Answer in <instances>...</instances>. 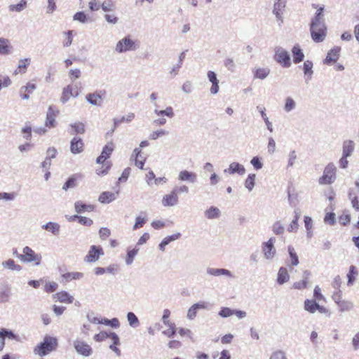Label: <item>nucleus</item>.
I'll list each match as a JSON object with an SVG mask.
<instances>
[{
	"instance_id": "nucleus-2",
	"label": "nucleus",
	"mask_w": 359,
	"mask_h": 359,
	"mask_svg": "<svg viewBox=\"0 0 359 359\" xmlns=\"http://www.w3.org/2000/svg\"><path fill=\"white\" fill-rule=\"evenodd\" d=\"M327 27L325 22L311 21L310 24L311 36L313 41L320 43L324 41L326 36Z\"/></svg>"
},
{
	"instance_id": "nucleus-14",
	"label": "nucleus",
	"mask_w": 359,
	"mask_h": 359,
	"mask_svg": "<svg viewBox=\"0 0 359 359\" xmlns=\"http://www.w3.org/2000/svg\"><path fill=\"white\" fill-rule=\"evenodd\" d=\"M341 51V48L339 46H335L333 48L330 49L325 57L323 60V63L325 65H330L332 62H335L339 57V53Z\"/></svg>"
},
{
	"instance_id": "nucleus-47",
	"label": "nucleus",
	"mask_w": 359,
	"mask_h": 359,
	"mask_svg": "<svg viewBox=\"0 0 359 359\" xmlns=\"http://www.w3.org/2000/svg\"><path fill=\"white\" fill-rule=\"evenodd\" d=\"M185 58V51H183L180 53L179 55V60L178 62H177V65L172 67V69L170 71V74H173L175 76L177 74L178 70L181 68L182 65V61Z\"/></svg>"
},
{
	"instance_id": "nucleus-32",
	"label": "nucleus",
	"mask_w": 359,
	"mask_h": 359,
	"mask_svg": "<svg viewBox=\"0 0 359 359\" xmlns=\"http://www.w3.org/2000/svg\"><path fill=\"white\" fill-rule=\"evenodd\" d=\"M318 307V303L314 299H306L304 301V309L310 313H314Z\"/></svg>"
},
{
	"instance_id": "nucleus-15",
	"label": "nucleus",
	"mask_w": 359,
	"mask_h": 359,
	"mask_svg": "<svg viewBox=\"0 0 359 359\" xmlns=\"http://www.w3.org/2000/svg\"><path fill=\"white\" fill-rule=\"evenodd\" d=\"M208 304L205 302H200L193 304L188 310L187 317L189 320H193L196 318L197 312L200 309H207Z\"/></svg>"
},
{
	"instance_id": "nucleus-34",
	"label": "nucleus",
	"mask_w": 359,
	"mask_h": 359,
	"mask_svg": "<svg viewBox=\"0 0 359 359\" xmlns=\"http://www.w3.org/2000/svg\"><path fill=\"white\" fill-rule=\"evenodd\" d=\"M205 217L208 219H216L220 216V210L219 208L211 206L209 209L206 210L204 212Z\"/></svg>"
},
{
	"instance_id": "nucleus-52",
	"label": "nucleus",
	"mask_w": 359,
	"mask_h": 359,
	"mask_svg": "<svg viewBox=\"0 0 359 359\" xmlns=\"http://www.w3.org/2000/svg\"><path fill=\"white\" fill-rule=\"evenodd\" d=\"M165 325L168 327V329L163 331V334L164 335L167 336L168 337H170V338L173 337L176 334L175 324L173 323H170L169 325Z\"/></svg>"
},
{
	"instance_id": "nucleus-16",
	"label": "nucleus",
	"mask_w": 359,
	"mask_h": 359,
	"mask_svg": "<svg viewBox=\"0 0 359 359\" xmlns=\"http://www.w3.org/2000/svg\"><path fill=\"white\" fill-rule=\"evenodd\" d=\"M207 76L209 81L212 83L210 93L212 95L217 94L219 90V80L217 78V74L213 71H208L207 73Z\"/></svg>"
},
{
	"instance_id": "nucleus-5",
	"label": "nucleus",
	"mask_w": 359,
	"mask_h": 359,
	"mask_svg": "<svg viewBox=\"0 0 359 359\" xmlns=\"http://www.w3.org/2000/svg\"><path fill=\"white\" fill-rule=\"evenodd\" d=\"M274 60L283 67L288 68L291 66L290 55L289 53L280 46H277L274 49Z\"/></svg>"
},
{
	"instance_id": "nucleus-44",
	"label": "nucleus",
	"mask_w": 359,
	"mask_h": 359,
	"mask_svg": "<svg viewBox=\"0 0 359 359\" xmlns=\"http://www.w3.org/2000/svg\"><path fill=\"white\" fill-rule=\"evenodd\" d=\"M135 118V114L134 113H129L126 116H122L120 119L118 118H114V128H116L120 123L122 122H130L133 121V119Z\"/></svg>"
},
{
	"instance_id": "nucleus-57",
	"label": "nucleus",
	"mask_w": 359,
	"mask_h": 359,
	"mask_svg": "<svg viewBox=\"0 0 359 359\" xmlns=\"http://www.w3.org/2000/svg\"><path fill=\"white\" fill-rule=\"evenodd\" d=\"M324 7L321 6L319 8H318L314 18L311 20V21H320V22H325L324 19Z\"/></svg>"
},
{
	"instance_id": "nucleus-63",
	"label": "nucleus",
	"mask_w": 359,
	"mask_h": 359,
	"mask_svg": "<svg viewBox=\"0 0 359 359\" xmlns=\"http://www.w3.org/2000/svg\"><path fill=\"white\" fill-rule=\"evenodd\" d=\"M251 164L256 170H259L262 168L263 164L261 163L259 158L258 156L253 157L250 161Z\"/></svg>"
},
{
	"instance_id": "nucleus-35",
	"label": "nucleus",
	"mask_w": 359,
	"mask_h": 359,
	"mask_svg": "<svg viewBox=\"0 0 359 359\" xmlns=\"http://www.w3.org/2000/svg\"><path fill=\"white\" fill-rule=\"evenodd\" d=\"M288 253L290 257V264H288V266H296L299 264V257L294 250V248L290 245L287 248Z\"/></svg>"
},
{
	"instance_id": "nucleus-39",
	"label": "nucleus",
	"mask_w": 359,
	"mask_h": 359,
	"mask_svg": "<svg viewBox=\"0 0 359 359\" xmlns=\"http://www.w3.org/2000/svg\"><path fill=\"white\" fill-rule=\"evenodd\" d=\"M296 102L291 97H287L285 99L284 104V110L285 112H290L296 108Z\"/></svg>"
},
{
	"instance_id": "nucleus-9",
	"label": "nucleus",
	"mask_w": 359,
	"mask_h": 359,
	"mask_svg": "<svg viewBox=\"0 0 359 359\" xmlns=\"http://www.w3.org/2000/svg\"><path fill=\"white\" fill-rule=\"evenodd\" d=\"M104 255L102 247L91 245L88 255L84 257V262L93 263L97 262L101 255Z\"/></svg>"
},
{
	"instance_id": "nucleus-41",
	"label": "nucleus",
	"mask_w": 359,
	"mask_h": 359,
	"mask_svg": "<svg viewBox=\"0 0 359 359\" xmlns=\"http://www.w3.org/2000/svg\"><path fill=\"white\" fill-rule=\"evenodd\" d=\"M114 149V144L112 142H108L102 149L101 155L109 158Z\"/></svg>"
},
{
	"instance_id": "nucleus-30",
	"label": "nucleus",
	"mask_w": 359,
	"mask_h": 359,
	"mask_svg": "<svg viewBox=\"0 0 359 359\" xmlns=\"http://www.w3.org/2000/svg\"><path fill=\"white\" fill-rule=\"evenodd\" d=\"M74 208H75V211L77 213H81V212H83L86 211L91 212L94 210V205H87V204L82 203L81 201H76L74 203Z\"/></svg>"
},
{
	"instance_id": "nucleus-48",
	"label": "nucleus",
	"mask_w": 359,
	"mask_h": 359,
	"mask_svg": "<svg viewBox=\"0 0 359 359\" xmlns=\"http://www.w3.org/2000/svg\"><path fill=\"white\" fill-rule=\"evenodd\" d=\"M139 249L134 248L133 250H128L127 252V257L126 258V263L127 265H130L133 262L135 257L138 253Z\"/></svg>"
},
{
	"instance_id": "nucleus-64",
	"label": "nucleus",
	"mask_w": 359,
	"mask_h": 359,
	"mask_svg": "<svg viewBox=\"0 0 359 359\" xmlns=\"http://www.w3.org/2000/svg\"><path fill=\"white\" fill-rule=\"evenodd\" d=\"M270 359H286V357L285 353L279 350L273 352Z\"/></svg>"
},
{
	"instance_id": "nucleus-55",
	"label": "nucleus",
	"mask_w": 359,
	"mask_h": 359,
	"mask_svg": "<svg viewBox=\"0 0 359 359\" xmlns=\"http://www.w3.org/2000/svg\"><path fill=\"white\" fill-rule=\"evenodd\" d=\"M74 20L79 21L81 23H86L88 21V18L83 11H79L76 13L73 16Z\"/></svg>"
},
{
	"instance_id": "nucleus-13",
	"label": "nucleus",
	"mask_w": 359,
	"mask_h": 359,
	"mask_svg": "<svg viewBox=\"0 0 359 359\" xmlns=\"http://www.w3.org/2000/svg\"><path fill=\"white\" fill-rule=\"evenodd\" d=\"M178 203V196L174 189L168 194L165 195L162 199V205L164 207L174 206Z\"/></svg>"
},
{
	"instance_id": "nucleus-26",
	"label": "nucleus",
	"mask_w": 359,
	"mask_h": 359,
	"mask_svg": "<svg viewBox=\"0 0 359 359\" xmlns=\"http://www.w3.org/2000/svg\"><path fill=\"white\" fill-rule=\"evenodd\" d=\"M313 62L311 60H306L303 65L304 74L306 77V82L307 83L312 78L313 71Z\"/></svg>"
},
{
	"instance_id": "nucleus-3",
	"label": "nucleus",
	"mask_w": 359,
	"mask_h": 359,
	"mask_svg": "<svg viewBox=\"0 0 359 359\" xmlns=\"http://www.w3.org/2000/svg\"><path fill=\"white\" fill-rule=\"evenodd\" d=\"M140 47L137 41H134L130 36H126L118 41L116 45L115 50L118 53H126L127 51H134Z\"/></svg>"
},
{
	"instance_id": "nucleus-23",
	"label": "nucleus",
	"mask_w": 359,
	"mask_h": 359,
	"mask_svg": "<svg viewBox=\"0 0 359 359\" xmlns=\"http://www.w3.org/2000/svg\"><path fill=\"white\" fill-rule=\"evenodd\" d=\"M355 143L352 140H345L343 142L342 155L344 157H350L354 151Z\"/></svg>"
},
{
	"instance_id": "nucleus-27",
	"label": "nucleus",
	"mask_w": 359,
	"mask_h": 359,
	"mask_svg": "<svg viewBox=\"0 0 359 359\" xmlns=\"http://www.w3.org/2000/svg\"><path fill=\"white\" fill-rule=\"evenodd\" d=\"M12 46L8 39L0 38V55H8L11 53Z\"/></svg>"
},
{
	"instance_id": "nucleus-6",
	"label": "nucleus",
	"mask_w": 359,
	"mask_h": 359,
	"mask_svg": "<svg viewBox=\"0 0 359 359\" xmlns=\"http://www.w3.org/2000/svg\"><path fill=\"white\" fill-rule=\"evenodd\" d=\"M23 255H18L17 257L25 262H35V265L40 264L41 255L36 254L34 251L29 247L26 246L23 248Z\"/></svg>"
},
{
	"instance_id": "nucleus-45",
	"label": "nucleus",
	"mask_w": 359,
	"mask_h": 359,
	"mask_svg": "<svg viewBox=\"0 0 359 359\" xmlns=\"http://www.w3.org/2000/svg\"><path fill=\"white\" fill-rule=\"evenodd\" d=\"M62 277L67 281H69L70 280H78L82 278L83 277V273L81 272H69L63 274Z\"/></svg>"
},
{
	"instance_id": "nucleus-24",
	"label": "nucleus",
	"mask_w": 359,
	"mask_h": 359,
	"mask_svg": "<svg viewBox=\"0 0 359 359\" xmlns=\"http://www.w3.org/2000/svg\"><path fill=\"white\" fill-rule=\"evenodd\" d=\"M118 194V191H117L116 194L113 192L109 191H104L102 192L98 198L99 202L101 203L107 204L112 201H114L116 196V195Z\"/></svg>"
},
{
	"instance_id": "nucleus-62",
	"label": "nucleus",
	"mask_w": 359,
	"mask_h": 359,
	"mask_svg": "<svg viewBox=\"0 0 359 359\" xmlns=\"http://www.w3.org/2000/svg\"><path fill=\"white\" fill-rule=\"evenodd\" d=\"M147 222V219L145 217H142L141 216H137L135 218V223L133 226V229H137L144 226V224Z\"/></svg>"
},
{
	"instance_id": "nucleus-49",
	"label": "nucleus",
	"mask_w": 359,
	"mask_h": 359,
	"mask_svg": "<svg viewBox=\"0 0 359 359\" xmlns=\"http://www.w3.org/2000/svg\"><path fill=\"white\" fill-rule=\"evenodd\" d=\"M26 5H27V1L25 0H21L17 4L10 5L9 10L11 11L20 12L25 8Z\"/></svg>"
},
{
	"instance_id": "nucleus-59",
	"label": "nucleus",
	"mask_w": 359,
	"mask_h": 359,
	"mask_svg": "<svg viewBox=\"0 0 359 359\" xmlns=\"http://www.w3.org/2000/svg\"><path fill=\"white\" fill-rule=\"evenodd\" d=\"M168 132L165 131V130L161 129L156 131L152 132L149 135V139L152 140H156L158 137L168 135Z\"/></svg>"
},
{
	"instance_id": "nucleus-4",
	"label": "nucleus",
	"mask_w": 359,
	"mask_h": 359,
	"mask_svg": "<svg viewBox=\"0 0 359 359\" xmlns=\"http://www.w3.org/2000/svg\"><path fill=\"white\" fill-rule=\"evenodd\" d=\"M337 168L333 163H328L323 171V175L319 178L320 184H331L336 180Z\"/></svg>"
},
{
	"instance_id": "nucleus-8",
	"label": "nucleus",
	"mask_w": 359,
	"mask_h": 359,
	"mask_svg": "<svg viewBox=\"0 0 359 359\" xmlns=\"http://www.w3.org/2000/svg\"><path fill=\"white\" fill-rule=\"evenodd\" d=\"M106 95L104 90H96L94 93H88L86 95V100L90 104L94 106H101Z\"/></svg>"
},
{
	"instance_id": "nucleus-12",
	"label": "nucleus",
	"mask_w": 359,
	"mask_h": 359,
	"mask_svg": "<svg viewBox=\"0 0 359 359\" xmlns=\"http://www.w3.org/2000/svg\"><path fill=\"white\" fill-rule=\"evenodd\" d=\"M285 7V0H276L273 4V13L276 15L277 20L279 22V25L283 22L282 17L283 10Z\"/></svg>"
},
{
	"instance_id": "nucleus-19",
	"label": "nucleus",
	"mask_w": 359,
	"mask_h": 359,
	"mask_svg": "<svg viewBox=\"0 0 359 359\" xmlns=\"http://www.w3.org/2000/svg\"><path fill=\"white\" fill-rule=\"evenodd\" d=\"M79 93H80V91L76 90V91L74 93L73 86L71 85H68L67 87L64 88V89H63L62 95L60 98V101L62 103H65L69 100L70 96L76 97L79 96Z\"/></svg>"
},
{
	"instance_id": "nucleus-61",
	"label": "nucleus",
	"mask_w": 359,
	"mask_h": 359,
	"mask_svg": "<svg viewBox=\"0 0 359 359\" xmlns=\"http://www.w3.org/2000/svg\"><path fill=\"white\" fill-rule=\"evenodd\" d=\"M58 287V284L54 281L48 282L45 285V291L48 293L55 292Z\"/></svg>"
},
{
	"instance_id": "nucleus-20",
	"label": "nucleus",
	"mask_w": 359,
	"mask_h": 359,
	"mask_svg": "<svg viewBox=\"0 0 359 359\" xmlns=\"http://www.w3.org/2000/svg\"><path fill=\"white\" fill-rule=\"evenodd\" d=\"M206 272L208 275L213 276H226L231 278L233 277L232 273L229 270L226 269H216L208 267L206 270Z\"/></svg>"
},
{
	"instance_id": "nucleus-54",
	"label": "nucleus",
	"mask_w": 359,
	"mask_h": 359,
	"mask_svg": "<svg viewBox=\"0 0 359 359\" xmlns=\"http://www.w3.org/2000/svg\"><path fill=\"white\" fill-rule=\"evenodd\" d=\"M224 67L230 72H233L236 70V64L234 60L231 57H226L224 61Z\"/></svg>"
},
{
	"instance_id": "nucleus-53",
	"label": "nucleus",
	"mask_w": 359,
	"mask_h": 359,
	"mask_svg": "<svg viewBox=\"0 0 359 359\" xmlns=\"http://www.w3.org/2000/svg\"><path fill=\"white\" fill-rule=\"evenodd\" d=\"M0 332H2L1 334L3 335L4 339L8 338L10 339H15L16 341L19 340L18 337L12 330L2 328L0 330Z\"/></svg>"
},
{
	"instance_id": "nucleus-38",
	"label": "nucleus",
	"mask_w": 359,
	"mask_h": 359,
	"mask_svg": "<svg viewBox=\"0 0 359 359\" xmlns=\"http://www.w3.org/2000/svg\"><path fill=\"white\" fill-rule=\"evenodd\" d=\"M2 266L5 268H8L13 271H20L22 269V266L19 264H16L13 259H9L7 261L2 262Z\"/></svg>"
},
{
	"instance_id": "nucleus-18",
	"label": "nucleus",
	"mask_w": 359,
	"mask_h": 359,
	"mask_svg": "<svg viewBox=\"0 0 359 359\" xmlns=\"http://www.w3.org/2000/svg\"><path fill=\"white\" fill-rule=\"evenodd\" d=\"M224 172L233 175L238 173V175H243L245 173V169L244 166L237 162H233L229 165V167L224 170Z\"/></svg>"
},
{
	"instance_id": "nucleus-10",
	"label": "nucleus",
	"mask_w": 359,
	"mask_h": 359,
	"mask_svg": "<svg viewBox=\"0 0 359 359\" xmlns=\"http://www.w3.org/2000/svg\"><path fill=\"white\" fill-rule=\"evenodd\" d=\"M74 347L79 354L85 357L90 356L93 353L91 347L83 341L75 340Z\"/></svg>"
},
{
	"instance_id": "nucleus-28",
	"label": "nucleus",
	"mask_w": 359,
	"mask_h": 359,
	"mask_svg": "<svg viewBox=\"0 0 359 359\" xmlns=\"http://www.w3.org/2000/svg\"><path fill=\"white\" fill-rule=\"evenodd\" d=\"M290 276L287 270L285 267H280L278 270L277 283L279 285H283L289 280Z\"/></svg>"
},
{
	"instance_id": "nucleus-21",
	"label": "nucleus",
	"mask_w": 359,
	"mask_h": 359,
	"mask_svg": "<svg viewBox=\"0 0 359 359\" xmlns=\"http://www.w3.org/2000/svg\"><path fill=\"white\" fill-rule=\"evenodd\" d=\"M197 179V175L196 173L188 171V170H182L180 172L178 175V180L180 181H187L191 183L196 182Z\"/></svg>"
},
{
	"instance_id": "nucleus-1",
	"label": "nucleus",
	"mask_w": 359,
	"mask_h": 359,
	"mask_svg": "<svg viewBox=\"0 0 359 359\" xmlns=\"http://www.w3.org/2000/svg\"><path fill=\"white\" fill-rule=\"evenodd\" d=\"M57 346V341L56 338L46 336L43 341L34 348V352L35 354H38L40 356H44L55 350Z\"/></svg>"
},
{
	"instance_id": "nucleus-29",
	"label": "nucleus",
	"mask_w": 359,
	"mask_h": 359,
	"mask_svg": "<svg viewBox=\"0 0 359 359\" xmlns=\"http://www.w3.org/2000/svg\"><path fill=\"white\" fill-rule=\"evenodd\" d=\"M42 228L51 232L55 236H57L60 233V226L56 222H49L43 224Z\"/></svg>"
},
{
	"instance_id": "nucleus-58",
	"label": "nucleus",
	"mask_w": 359,
	"mask_h": 359,
	"mask_svg": "<svg viewBox=\"0 0 359 359\" xmlns=\"http://www.w3.org/2000/svg\"><path fill=\"white\" fill-rule=\"evenodd\" d=\"M338 306L341 312L350 311L353 308V304L348 301H342Z\"/></svg>"
},
{
	"instance_id": "nucleus-42",
	"label": "nucleus",
	"mask_w": 359,
	"mask_h": 359,
	"mask_svg": "<svg viewBox=\"0 0 359 359\" xmlns=\"http://www.w3.org/2000/svg\"><path fill=\"white\" fill-rule=\"evenodd\" d=\"M270 73V69L266 68H258L255 72V77L260 79H264L268 76Z\"/></svg>"
},
{
	"instance_id": "nucleus-22",
	"label": "nucleus",
	"mask_w": 359,
	"mask_h": 359,
	"mask_svg": "<svg viewBox=\"0 0 359 359\" xmlns=\"http://www.w3.org/2000/svg\"><path fill=\"white\" fill-rule=\"evenodd\" d=\"M53 299L60 302L71 304L74 301V297L66 291L58 292L53 295Z\"/></svg>"
},
{
	"instance_id": "nucleus-56",
	"label": "nucleus",
	"mask_w": 359,
	"mask_h": 359,
	"mask_svg": "<svg viewBox=\"0 0 359 359\" xmlns=\"http://www.w3.org/2000/svg\"><path fill=\"white\" fill-rule=\"evenodd\" d=\"M357 274V271H356V269H355V267L354 266H351L350 268H349V271L347 274V278H348V282H347V284L348 285H353L354 280H355V277L354 276Z\"/></svg>"
},
{
	"instance_id": "nucleus-51",
	"label": "nucleus",
	"mask_w": 359,
	"mask_h": 359,
	"mask_svg": "<svg viewBox=\"0 0 359 359\" xmlns=\"http://www.w3.org/2000/svg\"><path fill=\"white\" fill-rule=\"evenodd\" d=\"M272 231L276 235H281L284 233L285 228L280 221H277L273 224Z\"/></svg>"
},
{
	"instance_id": "nucleus-33",
	"label": "nucleus",
	"mask_w": 359,
	"mask_h": 359,
	"mask_svg": "<svg viewBox=\"0 0 359 359\" xmlns=\"http://www.w3.org/2000/svg\"><path fill=\"white\" fill-rule=\"evenodd\" d=\"M154 106H155L154 113L157 116H166L169 118H172L174 116V111H173V109L172 107H168L164 110H158L157 109L158 105L156 103H154Z\"/></svg>"
},
{
	"instance_id": "nucleus-25",
	"label": "nucleus",
	"mask_w": 359,
	"mask_h": 359,
	"mask_svg": "<svg viewBox=\"0 0 359 359\" xmlns=\"http://www.w3.org/2000/svg\"><path fill=\"white\" fill-rule=\"evenodd\" d=\"M293 62L298 64L304 60V54L299 45H295L292 49Z\"/></svg>"
},
{
	"instance_id": "nucleus-36",
	"label": "nucleus",
	"mask_w": 359,
	"mask_h": 359,
	"mask_svg": "<svg viewBox=\"0 0 359 359\" xmlns=\"http://www.w3.org/2000/svg\"><path fill=\"white\" fill-rule=\"evenodd\" d=\"M257 109L259 110L261 116L266 126L267 129L270 132H273L272 123L269 120V118L267 117L266 114L265 113V108L263 107L257 106Z\"/></svg>"
},
{
	"instance_id": "nucleus-17",
	"label": "nucleus",
	"mask_w": 359,
	"mask_h": 359,
	"mask_svg": "<svg viewBox=\"0 0 359 359\" xmlns=\"http://www.w3.org/2000/svg\"><path fill=\"white\" fill-rule=\"evenodd\" d=\"M83 142L79 137H74L70 144V151L74 154H80L83 151Z\"/></svg>"
},
{
	"instance_id": "nucleus-11",
	"label": "nucleus",
	"mask_w": 359,
	"mask_h": 359,
	"mask_svg": "<svg viewBox=\"0 0 359 359\" xmlns=\"http://www.w3.org/2000/svg\"><path fill=\"white\" fill-rule=\"evenodd\" d=\"M59 111L55 106L50 105L48 109L45 125L48 128H54L56 126L55 118L58 115Z\"/></svg>"
},
{
	"instance_id": "nucleus-46",
	"label": "nucleus",
	"mask_w": 359,
	"mask_h": 359,
	"mask_svg": "<svg viewBox=\"0 0 359 359\" xmlns=\"http://www.w3.org/2000/svg\"><path fill=\"white\" fill-rule=\"evenodd\" d=\"M255 177H256L255 174H250L245 181V187L246 189H248L249 191H251L255 187Z\"/></svg>"
},
{
	"instance_id": "nucleus-60",
	"label": "nucleus",
	"mask_w": 359,
	"mask_h": 359,
	"mask_svg": "<svg viewBox=\"0 0 359 359\" xmlns=\"http://www.w3.org/2000/svg\"><path fill=\"white\" fill-rule=\"evenodd\" d=\"M218 314L222 318H228L233 315V310L229 307H222Z\"/></svg>"
},
{
	"instance_id": "nucleus-40",
	"label": "nucleus",
	"mask_w": 359,
	"mask_h": 359,
	"mask_svg": "<svg viewBox=\"0 0 359 359\" xmlns=\"http://www.w3.org/2000/svg\"><path fill=\"white\" fill-rule=\"evenodd\" d=\"M127 319L130 326L137 327L140 325L139 319L133 312H128L127 313Z\"/></svg>"
},
{
	"instance_id": "nucleus-43",
	"label": "nucleus",
	"mask_w": 359,
	"mask_h": 359,
	"mask_svg": "<svg viewBox=\"0 0 359 359\" xmlns=\"http://www.w3.org/2000/svg\"><path fill=\"white\" fill-rule=\"evenodd\" d=\"M73 129V134H83L86 131L85 125L81 122H76L70 125Z\"/></svg>"
},
{
	"instance_id": "nucleus-31",
	"label": "nucleus",
	"mask_w": 359,
	"mask_h": 359,
	"mask_svg": "<svg viewBox=\"0 0 359 359\" xmlns=\"http://www.w3.org/2000/svg\"><path fill=\"white\" fill-rule=\"evenodd\" d=\"M79 177H81V175H73L69 177L62 187V189L67 191L69 189L74 188L77 186L76 180Z\"/></svg>"
},
{
	"instance_id": "nucleus-37",
	"label": "nucleus",
	"mask_w": 359,
	"mask_h": 359,
	"mask_svg": "<svg viewBox=\"0 0 359 359\" xmlns=\"http://www.w3.org/2000/svg\"><path fill=\"white\" fill-rule=\"evenodd\" d=\"M98 324H103L104 325L110 326L113 328H118L120 326V323L118 318H114L111 320L107 318H102L100 321H98Z\"/></svg>"
},
{
	"instance_id": "nucleus-7",
	"label": "nucleus",
	"mask_w": 359,
	"mask_h": 359,
	"mask_svg": "<svg viewBox=\"0 0 359 359\" xmlns=\"http://www.w3.org/2000/svg\"><path fill=\"white\" fill-rule=\"evenodd\" d=\"M276 238L271 237L268 241L264 242L262 245V253L267 260H272L276 255V250L274 246Z\"/></svg>"
},
{
	"instance_id": "nucleus-50",
	"label": "nucleus",
	"mask_w": 359,
	"mask_h": 359,
	"mask_svg": "<svg viewBox=\"0 0 359 359\" xmlns=\"http://www.w3.org/2000/svg\"><path fill=\"white\" fill-rule=\"evenodd\" d=\"M11 295L10 287L8 285L5 286L0 292V298L1 302H8Z\"/></svg>"
}]
</instances>
